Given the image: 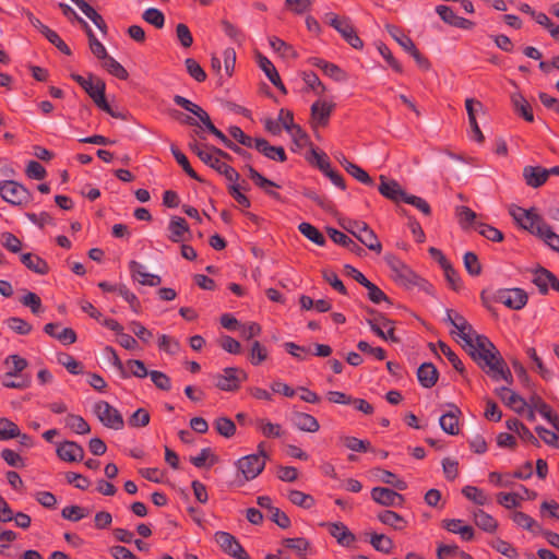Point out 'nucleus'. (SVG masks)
<instances>
[{
	"mask_svg": "<svg viewBox=\"0 0 559 559\" xmlns=\"http://www.w3.org/2000/svg\"><path fill=\"white\" fill-rule=\"evenodd\" d=\"M490 546L501 555L508 557L509 559H516L519 557L516 549L510 543L499 537L490 542Z\"/></svg>",
	"mask_w": 559,
	"mask_h": 559,
	"instance_id": "obj_58",
	"label": "nucleus"
},
{
	"mask_svg": "<svg viewBox=\"0 0 559 559\" xmlns=\"http://www.w3.org/2000/svg\"><path fill=\"white\" fill-rule=\"evenodd\" d=\"M377 518L382 524L389 525L397 531L404 530L407 525V522L403 516L391 510L379 512Z\"/></svg>",
	"mask_w": 559,
	"mask_h": 559,
	"instance_id": "obj_33",
	"label": "nucleus"
},
{
	"mask_svg": "<svg viewBox=\"0 0 559 559\" xmlns=\"http://www.w3.org/2000/svg\"><path fill=\"white\" fill-rule=\"evenodd\" d=\"M485 372L493 381H499L503 379L509 384L513 382L512 373L502 357L496 360L493 365H491Z\"/></svg>",
	"mask_w": 559,
	"mask_h": 559,
	"instance_id": "obj_29",
	"label": "nucleus"
},
{
	"mask_svg": "<svg viewBox=\"0 0 559 559\" xmlns=\"http://www.w3.org/2000/svg\"><path fill=\"white\" fill-rule=\"evenodd\" d=\"M474 522L480 530L488 533L496 532L498 527V522L481 509L474 512Z\"/></svg>",
	"mask_w": 559,
	"mask_h": 559,
	"instance_id": "obj_37",
	"label": "nucleus"
},
{
	"mask_svg": "<svg viewBox=\"0 0 559 559\" xmlns=\"http://www.w3.org/2000/svg\"><path fill=\"white\" fill-rule=\"evenodd\" d=\"M386 263L392 272V278L405 289H418L430 296H435V288L431 283L415 273L408 265L394 255L386 257Z\"/></svg>",
	"mask_w": 559,
	"mask_h": 559,
	"instance_id": "obj_4",
	"label": "nucleus"
},
{
	"mask_svg": "<svg viewBox=\"0 0 559 559\" xmlns=\"http://www.w3.org/2000/svg\"><path fill=\"white\" fill-rule=\"evenodd\" d=\"M376 476L383 484L390 485L397 490L407 489V483L401 478H399L394 473L383 469V468H374Z\"/></svg>",
	"mask_w": 559,
	"mask_h": 559,
	"instance_id": "obj_35",
	"label": "nucleus"
},
{
	"mask_svg": "<svg viewBox=\"0 0 559 559\" xmlns=\"http://www.w3.org/2000/svg\"><path fill=\"white\" fill-rule=\"evenodd\" d=\"M345 229L355 238H357L362 245H365L369 250L374 251L378 254L381 253L382 245L379 241L376 233L369 227L367 223L353 221L348 223V226H346Z\"/></svg>",
	"mask_w": 559,
	"mask_h": 559,
	"instance_id": "obj_7",
	"label": "nucleus"
},
{
	"mask_svg": "<svg viewBox=\"0 0 559 559\" xmlns=\"http://www.w3.org/2000/svg\"><path fill=\"white\" fill-rule=\"evenodd\" d=\"M228 133L230 136L236 140L239 144L246 147H254L255 148V141L258 138H252L248 134H246L240 127L238 126H230L228 128Z\"/></svg>",
	"mask_w": 559,
	"mask_h": 559,
	"instance_id": "obj_51",
	"label": "nucleus"
},
{
	"mask_svg": "<svg viewBox=\"0 0 559 559\" xmlns=\"http://www.w3.org/2000/svg\"><path fill=\"white\" fill-rule=\"evenodd\" d=\"M21 304L28 307L34 314H39L44 311L41 299L33 292H27L21 299Z\"/></svg>",
	"mask_w": 559,
	"mask_h": 559,
	"instance_id": "obj_59",
	"label": "nucleus"
},
{
	"mask_svg": "<svg viewBox=\"0 0 559 559\" xmlns=\"http://www.w3.org/2000/svg\"><path fill=\"white\" fill-rule=\"evenodd\" d=\"M301 193L306 198L316 202L317 205L320 206L323 211L332 212L334 210V203L328 197L320 195L309 188H305Z\"/></svg>",
	"mask_w": 559,
	"mask_h": 559,
	"instance_id": "obj_49",
	"label": "nucleus"
},
{
	"mask_svg": "<svg viewBox=\"0 0 559 559\" xmlns=\"http://www.w3.org/2000/svg\"><path fill=\"white\" fill-rule=\"evenodd\" d=\"M549 175H551L550 169H545L539 166H526L523 169V176L526 185L533 188L543 186L547 181Z\"/></svg>",
	"mask_w": 559,
	"mask_h": 559,
	"instance_id": "obj_25",
	"label": "nucleus"
},
{
	"mask_svg": "<svg viewBox=\"0 0 559 559\" xmlns=\"http://www.w3.org/2000/svg\"><path fill=\"white\" fill-rule=\"evenodd\" d=\"M66 426L78 435H86L91 431L88 423L80 415L68 414Z\"/></svg>",
	"mask_w": 559,
	"mask_h": 559,
	"instance_id": "obj_43",
	"label": "nucleus"
},
{
	"mask_svg": "<svg viewBox=\"0 0 559 559\" xmlns=\"http://www.w3.org/2000/svg\"><path fill=\"white\" fill-rule=\"evenodd\" d=\"M257 62L261 70L265 73L270 82L277 87L282 93L286 94L287 90L285 85L283 84L281 76L274 67V64L270 61L269 58L263 56L262 53L257 55Z\"/></svg>",
	"mask_w": 559,
	"mask_h": 559,
	"instance_id": "obj_22",
	"label": "nucleus"
},
{
	"mask_svg": "<svg viewBox=\"0 0 559 559\" xmlns=\"http://www.w3.org/2000/svg\"><path fill=\"white\" fill-rule=\"evenodd\" d=\"M388 33L396 40V43L403 47L405 51H407L411 48H414V41L413 39L404 34L403 29L396 25L388 24L385 26Z\"/></svg>",
	"mask_w": 559,
	"mask_h": 559,
	"instance_id": "obj_44",
	"label": "nucleus"
},
{
	"mask_svg": "<svg viewBox=\"0 0 559 559\" xmlns=\"http://www.w3.org/2000/svg\"><path fill=\"white\" fill-rule=\"evenodd\" d=\"M367 323L370 326V330L379 337L384 341H391L393 343H399L400 338L395 336V324L390 325V331L384 332L379 325V321L367 319Z\"/></svg>",
	"mask_w": 559,
	"mask_h": 559,
	"instance_id": "obj_50",
	"label": "nucleus"
},
{
	"mask_svg": "<svg viewBox=\"0 0 559 559\" xmlns=\"http://www.w3.org/2000/svg\"><path fill=\"white\" fill-rule=\"evenodd\" d=\"M288 500L293 504L304 509H311L316 504V500L312 496L296 489L289 490Z\"/></svg>",
	"mask_w": 559,
	"mask_h": 559,
	"instance_id": "obj_45",
	"label": "nucleus"
},
{
	"mask_svg": "<svg viewBox=\"0 0 559 559\" xmlns=\"http://www.w3.org/2000/svg\"><path fill=\"white\" fill-rule=\"evenodd\" d=\"M282 544L286 548L295 550L298 556H302L310 547L309 540L305 537L284 538Z\"/></svg>",
	"mask_w": 559,
	"mask_h": 559,
	"instance_id": "obj_61",
	"label": "nucleus"
},
{
	"mask_svg": "<svg viewBox=\"0 0 559 559\" xmlns=\"http://www.w3.org/2000/svg\"><path fill=\"white\" fill-rule=\"evenodd\" d=\"M174 103L177 106L183 108L185 110L198 117L206 131L216 136L225 147L229 148L235 154L240 156L243 160L247 162V164H250L249 162L252 158V154L247 150L242 148L241 146L237 145L235 142L228 139L219 129H217L212 122L209 114L202 107H200L199 105L194 104L193 102L181 95H175Z\"/></svg>",
	"mask_w": 559,
	"mask_h": 559,
	"instance_id": "obj_2",
	"label": "nucleus"
},
{
	"mask_svg": "<svg viewBox=\"0 0 559 559\" xmlns=\"http://www.w3.org/2000/svg\"><path fill=\"white\" fill-rule=\"evenodd\" d=\"M215 385L226 392H235L240 388L242 381L248 379V374L245 370L237 367H227L223 370V373L214 376Z\"/></svg>",
	"mask_w": 559,
	"mask_h": 559,
	"instance_id": "obj_9",
	"label": "nucleus"
},
{
	"mask_svg": "<svg viewBox=\"0 0 559 559\" xmlns=\"http://www.w3.org/2000/svg\"><path fill=\"white\" fill-rule=\"evenodd\" d=\"M298 230L300 231L301 235H304L306 238H308L310 241L318 246H324L326 242L324 235L310 223H300L298 225Z\"/></svg>",
	"mask_w": 559,
	"mask_h": 559,
	"instance_id": "obj_38",
	"label": "nucleus"
},
{
	"mask_svg": "<svg viewBox=\"0 0 559 559\" xmlns=\"http://www.w3.org/2000/svg\"><path fill=\"white\" fill-rule=\"evenodd\" d=\"M500 400L518 414H523L528 403L519 394L514 393L507 386L496 389Z\"/></svg>",
	"mask_w": 559,
	"mask_h": 559,
	"instance_id": "obj_20",
	"label": "nucleus"
},
{
	"mask_svg": "<svg viewBox=\"0 0 559 559\" xmlns=\"http://www.w3.org/2000/svg\"><path fill=\"white\" fill-rule=\"evenodd\" d=\"M106 84L102 79H95V84L86 94L92 98L99 109H107Z\"/></svg>",
	"mask_w": 559,
	"mask_h": 559,
	"instance_id": "obj_34",
	"label": "nucleus"
},
{
	"mask_svg": "<svg viewBox=\"0 0 559 559\" xmlns=\"http://www.w3.org/2000/svg\"><path fill=\"white\" fill-rule=\"evenodd\" d=\"M12 362V368L7 371L1 378V384L9 389H27L31 386V378L28 376H22L28 361L20 355L13 354L5 358L4 365Z\"/></svg>",
	"mask_w": 559,
	"mask_h": 559,
	"instance_id": "obj_5",
	"label": "nucleus"
},
{
	"mask_svg": "<svg viewBox=\"0 0 559 559\" xmlns=\"http://www.w3.org/2000/svg\"><path fill=\"white\" fill-rule=\"evenodd\" d=\"M463 341L467 354L484 371L502 357L495 344L486 335L475 332L463 337Z\"/></svg>",
	"mask_w": 559,
	"mask_h": 559,
	"instance_id": "obj_3",
	"label": "nucleus"
},
{
	"mask_svg": "<svg viewBox=\"0 0 559 559\" xmlns=\"http://www.w3.org/2000/svg\"><path fill=\"white\" fill-rule=\"evenodd\" d=\"M203 163L231 182H237L240 179V175L235 168L222 162L221 158L212 152H210V160H203Z\"/></svg>",
	"mask_w": 559,
	"mask_h": 559,
	"instance_id": "obj_23",
	"label": "nucleus"
},
{
	"mask_svg": "<svg viewBox=\"0 0 559 559\" xmlns=\"http://www.w3.org/2000/svg\"><path fill=\"white\" fill-rule=\"evenodd\" d=\"M103 67L114 76L119 80H127L129 78L128 71L112 57L106 58Z\"/></svg>",
	"mask_w": 559,
	"mask_h": 559,
	"instance_id": "obj_57",
	"label": "nucleus"
},
{
	"mask_svg": "<svg viewBox=\"0 0 559 559\" xmlns=\"http://www.w3.org/2000/svg\"><path fill=\"white\" fill-rule=\"evenodd\" d=\"M527 407H534L545 419L550 423L554 416H558L552 412L551 407L537 394L530 397Z\"/></svg>",
	"mask_w": 559,
	"mask_h": 559,
	"instance_id": "obj_40",
	"label": "nucleus"
},
{
	"mask_svg": "<svg viewBox=\"0 0 559 559\" xmlns=\"http://www.w3.org/2000/svg\"><path fill=\"white\" fill-rule=\"evenodd\" d=\"M213 426H214L216 432L224 438L229 439V438L234 437L236 433V425L228 417H225V416L217 417L214 420Z\"/></svg>",
	"mask_w": 559,
	"mask_h": 559,
	"instance_id": "obj_41",
	"label": "nucleus"
},
{
	"mask_svg": "<svg viewBox=\"0 0 559 559\" xmlns=\"http://www.w3.org/2000/svg\"><path fill=\"white\" fill-rule=\"evenodd\" d=\"M447 314H448L447 321L459 330L460 337L462 340H463V337H466V335H471L472 333H475V330L473 329V326L467 322V320L462 314H460L451 309H449L447 311Z\"/></svg>",
	"mask_w": 559,
	"mask_h": 559,
	"instance_id": "obj_31",
	"label": "nucleus"
},
{
	"mask_svg": "<svg viewBox=\"0 0 559 559\" xmlns=\"http://www.w3.org/2000/svg\"><path fill=\"white\" fill-rule=\"evenodd\" d=\"M84 449L75 441H63L57 448V455L64 462H81L84 459Z\"/></svg>",
	"mask_w": 559,
	"mask_h": 559,
	"instance_id": "obj_18",
	"label": "nucleus"
},
{
	"mask_svg": "<svg viewBox=\"0 0 559 559\" xmlns=\"http://www.w3.org/2000/svg\"><path fill=\"white\" fill-rule=\"evenodd\" d=\"M438 346L441 350V353L447 357V359L450 361V364L453 366V368L459 372L461 373L462 376H464L465 373V367L462 362V360L459 358V356L451 349V347L442 342V341H439L438 342Z\"/></svg>",
	"mask_w": 559,
	"mask_h": 559,
	"instance_id": "obj_48",
	"label": "nucleus"
},
{
	"mask_svg": "<svg viewBox=\"0 0 559 559\" xmlns=\"http://www.w3.org/2000/svg\"><path fill=\"white\" fill-rule=\"evenodd\" d=\"M346 171L353 176L355 179H357L359 182L367 185V186H373L374 181L369 176V174L364 170L360 166L357 164H346Z\"/></svg>",
	"mask_w": 559,
	"mask_h": 559,
	"instance_id": "obj_63",
	"label": "nucleus"
},
{
	"mask_svg": "<svg viewBox=\"0 0 559 559\" xmlns=\"http://www.w3.org/2000/svg\"><path fill=\"white\" fill-rule=\"evenodd\" d=\"M464 266L467 273L472 276H478L481 274V264L476 253L468 251L463 257Z\"/></svg>",
	"mask_w": 559,
	"mask_h": 559,
	"instance_id": "obj_62",
	"label": "nucleus"
},
{
	"mask_svg": "<svg viewBox=\"0 0 559 559\" xmlns=\"http://www.w3.org/2000/svg\"><path fill=\"white\" fill-rule=\"evenodd\" d=\"M335 104L326 100H317L310 108V122L312 128L326 127Z\"/></svg>",
	"mask_w": 559,
	"mask_h": 559,
	"instance_id": "obj_14",
	"label": "nucleus"
},
{
	"mask_svg": "<svg viewBox=\"0 0 559 559\" xmlns=\"http://www.w3.org/2000/svg\"><path fill=\"white\" fill-rule=\"evenodd\" d=\"M532 282L538 287L542 295H547L549 287L559 293V280L549 270L538 266L534 272Z\"/></svg>",
	"mask_w": 559,
	"mask_h": 559,
	"instance_id": "obj_16",
	"label": "nucleus"
},
{
	"mask_svg": "<svg viewBox=\"0 0 559 559\" xmlns=\"http://www.w3.org/2000/svg\"><path fill=\"white\" fill-rule=\"evenodd\" d=\"M379 179L380 185L378 190L384 198L395 203L404 201L407 192L402 189L401 185L396 180H389L383 175H381Z\"/></svg>",
	"mask_w": 559,
	"mask_h": 559,
	"instance_id": "obj_17",
	"label": "nucleus"
},
{
	"mask_svg": "<svg viewBox=\"0 0 559 559\" xmlns=\"http://www.w3.org/2000/svg\"><path fill=\"white\" fill-rule=\"evenodd\" d=\"M475 229L479 233V235L487 238L488 240L495 242H501L503 240V234L491 225L477 223L475 225Z\"/></svg>",
	"mask_w": 559,
	"mask_h": 559,
	"instance_id": "obj_56",
	"label": "nucleus"
},
{
	"mask_svg": "<svg viewBox=\"0 0 559 559\" xmlns=\"http://www.w3.org/2000/svg\"><path fill=\"white\" fill-rule=\"evenodd\" d=\"M4 323L19 335H27L33 329L27 321L19 317H10L4 321Z\"/></svg>",
	"mask_w": 559,
	"mask_h": 559,
	"instance_id": "obj_53",
	"label": "nucleus"
},
{
	"mask_svg": "<svg viewBox=\"0 0 559 559\" xmlns=\"http://www.w3.org/2000/svg\"><path fill=\"white\" fill-rule=\"evenodd\" d=\"M243 168L248 171V176L253 181V183L264 191L270 187H280L274 181L261 175L251 164H246Z\"/></svg>",
	"mask_w": 559,
	"mask_h": 559,
	"instance_id": "obj_46",
	"label": "nucleus"
},
{
	"mask_svg": "<svg viewBox=\"0 0 559 559\" xmlns=\"http://www.w3.org/2000/svg\"><path fill=\"white\" fill-rule=\"evenodd\" d=\"M511 102L514 107V111L519 116L523 117V119L526 120L527 122L534 121L532 106L530 105V103L525 99V97L522 94L514 93L511 96Z\"/></svg>",
	"mask_w": 559,
	"mask_h": 559,
	"instance_id": "obj_32",
	"label": "nucleus"
},
{
	"mask_svg": "<svg viewBox=\"0 0 559 559\" xmlns=\"http://www.w3.org/2000/svg\"><path fill=\"white\" fill-rule=\"evenodd\" d=\"M326 17H329V24L342 35L348 45L355 49H362L364 41L357 35L348 17H340L335 13H328Z\"/></svg>",
	"mask_w": 559,
	"mask_h": 559,
	"instance_id": "obj_8",
	"label": "nucleus"
},
{
	"mask_svg": "<svg viewBox=\"0 0 559 559\" xmlns=\"http://www.w3.org/2000/svg\"><path fill=\"white\" fill-rule=\"evenodd\" d=\"M20 428L8 418H0V440H10L20 436Z\"/></svg>",
	"mask_w": 559,
	"mask_h": 559,
	"instance_id": "obj_54",
	"label": "nucleus"
},
{
	"mask_svg": "<svg viewBox=\"0 0 559 559\" xmlns=\"http://www.w3.org/2000/svg\"><path fill=\"white\" fill-rule=\"evenodd\" d=\"M417 379L425 389L436 385L439 379V371L432 362H423L417 369Z\"/></svg>",
	"mask_w": 559,
	"mask_h": 559,
	"instance_id": "obj_24",
	"label": "nucleus"
},
{
	"mask_svg": "<svg viewBox=\"0 0 559 559\" xmlns=\"http://www.w3.org/2000/svg\"><path fill=\"white\" fill-rule=\"evenodd\" d=\"M510 215L516 224L544 240L552 250L559 252V235L549 226L544 217L538 214L536 207L523 209L515 206L510 211Z\"/></svg>",
	"mask_w": 559,
	"mask_h": 559,
	"instance_id": "obj_1",
	"label": "nucleus"
},
{
	"mask_svg": "<svg viewBox=\"0 0 559 559\" xmlns=\"http://www.w3.org/2000/svg\"><path fill=\"white\" fill-rule=\"evenodd\" d=\"M171 154L176 162L181 166L183 171L192 179L203 182L204 180L194 171V169L191 167L189 159L187 156L176 146H170Z\"/></svg>",
	"mask_w": 559,
	"mask_h": 559,
	"instance_id": "obj_36",
	"label": "nucleus"
},
{
	"mask_svg": "<svg viewBox=\"0 0 559 559\" xmlns=\"http://www.w3.org/2000/svg\"><path fill=\"white\" fill-rule=\"evenodd\" d=\"M236 467L243 475L245 480L249 481L263 472L265 460L259 454L245 455L236 462Z\"/></svg>",
	"mask_w": 559,
	"mask_h": 559,
	"instance_id": "obj_12",
	"label": "nucleus"
},
{
	"mask_svg": "<svg viewBox=\"0 0 559 559\" xmlns=\"http://www.w3.org/2000/svg\"><path fill=\"white\" fill-rule=\"evenodd\" d=\"M142 17L145 22L152 24L156 28H163L165 24V15L164 13L155 8H150L145 10L142 14Z\"/></svg>",
	"mask_w": 559,
	"mask_h": 559,
	"instance_id": "obj_64",
	"label": "nucleus"
},
{
	"mask_svg": "<svg viewBox=\"0 0 559 559\" xmlns=\"http://www.w3.org/2000/svg\"><path fill=\"white\" fill-rule=\"evenodd\" d=\"M0 197L15 206H24L32 201L31 191L15 180L0 181Z\"/></svg>",
	"mask_w": 559,
	"mask_h": 559,
	"instance_id": "obj_6",
	"label": "nucleus"
},
{
	"mask_svg": "<svg viewBox=\"0 0 559 559\" xmlns=\"http://www.w3.org/2000/svg\"><path fill=\"white\" fill-rule=\"evenodd\" d=\"M306 158L309 164L316 166L323 174L331 169L329 156L324 152L318 151L312 146L309 156H307Z\"/></svg>",
	"mask_w": 559,
	"mask_h": 559,
	"instance_id": "obj_39",
	"label": "nucleus"
},
{
	"mask_svg": "<svg viewBox=\"0 0 559 559\" xmlns=\"http://www.w3.org/2000/svg\"><path fill=\"white\" fill-rule=\"evenodd\" d=\"M57 360L71 374L83 373V365L78 361L73 356L67 353H59Z\"/></svg>",
	"mask_w": 559,
	"mask_h": 559,
	"instance_id": "obj_47",
	"label": "nucleus"
},
{
	"mask_svg": "<svg viewBox=\"0 0 559 559\" xmlns=\"http://www.w3.org/2000/svg\"><path fill=\"white\" fill-rule=\"evenodd\" d=\"M185 66L188 74L194 79L197 82H204L207 78L206 72L200 66V63L193 58H187L185 60Z\"/></svg>",
	"mask_w": 559,
	"mask_h": 559,
	"instance_id": "obj_55",
	"label": "nucleus"
},
{
	"mask_svg": "<svg viewBox=\"0 0 559 559\" xmlns=\"http://www.w3.org/2000/svg\"><path fill=\"white\" fill-rule=\"evenodd\" d=\"M126 366L128 368L127 371L129 373V378L133 376L135 378L143 379L146 378L151 372L145 367V364L140 359H129L126 362Z\"/></svg>",
	"mask_w": 559,
	"mask_h": 559,
	"instance_id": "obj_60",
	"label": "nucleus"
},
{
	"mask_svg": "<svg viewBox=\"0 0 559 559\" xmlns=\"http://www.w3.org/2000/svg\"><path fill=\"white\" fill-rule=\"evenodd\" d=\"M496 302L503 304L513 310H521L527 304V293L522 288H503L497 290L493 296Z\"/></svg>",
	"mask_w": 559,
	"mask_h": 559,
	"instance_id": "obj_11",
	"label": "nucleus"
},
{
	"mask_svg": "<svg viewBox=\"0 0 559 559\" xmlns=\"http://www.w3.org/2000/svg\"><path fill=\"white\" fill-rule=\"evenodd\" d=\"M94 414L99 421L107 428L121 430L124 427V420L120 412L106 401H99L94 405Z\"/></svg>",
	"mask_w": 559,
	"mask_h": 559,
	"instance_id": "obj_10",
	"label": "nucleus"
},
{
	"mask_svg": "<svg viewBox=\"0 0 559 559\" xmlns=\"http://www.w3.org/2000/svg\"><path fill=\"white\" fill-rule=\"evenodd\" d=\"M290 420L301 431L317 432L320 429L317 418L304 412L294 411Z\"/></svg>",
	"mask_w": 559,
	"mask_h": 559,
	"instance_id": "obj_26",
	"label": "nucleus"
},
{
	"mask_svg": "<svg viewBox=\"0 0 559 559\" xmlns=\"http://www.w3.org/2000/svg\"><path fill=\"white\" fill-rule=\"evenodd\" d=\"M255 150L271 160L284 163L287 155L283 146H274L264 138H258L255 141Z\"/></svg>",
	"mask_w": 559,
	"mask_h": 559,
	"instance_id": "obj_21",
	"label": "nucleus"
},
{
	"mask_svg": "<svg viewBox=\"0 0 559 559\" xmlns=\"http://www.w3.org/2000/svg\"><path fill=\"white\" fill-rule=\"evenodd\" d=\"M329 533L333 536L337 543L344 547L350 546L355 540L356 536L347 528L342 522L326 523Z\"/></svg>",
	"mask_w": 559,
	"mask_h": 559,
	"instance_id": "obj_27",
	"label": "nucleus"
},
{
	"mask_svg": "<svg viewBox=\"0 0 559 559\" xmlns=\"http://www.w3.org/2000/svg\"><path fill=\"white\" fill-rule=\"evenodd\" d=\"M364 287L368 290V298L371 302L379 305L384 301L392 305L391 299L374 283L368 281Z\"/></svg>",
	"mask_w": 559,
	"mask_h": 559,
	"instance_id": "obj_52",
	"label": "nucleus"
},
{
	"mask_svg": "<svg viewBox=\"0 0 559 559\" xmlns=\"http://www.w3.org/2000/svg\"><path fill=\"white\" fill-rule=\"evenodd\" d=\"M449 407L450 411L440 417L439 425L445 433L456 436L460 432L459 418L462 415V412L453 403H450Z\"/></svg>",
	"mask_w": 559,
	"mask_h": 559,
	"instance_id": "obj_19",
	"label": "nucleus"
},
{
	"mask_svg": "<svg viewBox=\"0 0 559 559\" xmlns=\"http://www.w3.org/2000/svg\"><path fill=\"white\" fill-rule=\"evenodd\" d=\"M169 239L173 242H180L185 240V234H190V228L187 221L180 216H173L169 225Z\"/></svg>",
	"mask_w": 559,
	"mask_h": 559,
	"instance_id": "obj_28",
	"label": "nucleus"
},
{
	"mask_svg": "<svg viewBox=\"0 0 559 559\" xmlns=\"http://www.w3.org/2000/svg\"><path fill=\"white\" fill-rule=\"evenodd\" d=\"M21 262L36 274L46 275L49 272L48 263L37 254L23 253L21 254Z\"/></svg>",
	"mask_w": 559,
	"mask_h": 559,
	"instance_id": "obj_30",
	"label": "nucleus"
},
{
	"mask_svg": "<svg viewBox=\"0 0 559 559\" xmlns=\"http://www.w3.org/2000/svg\"><path fill=\"white\" fill-rule=\"evenodd\" d=\"M215 542L218 544L221 549L236 559H251L247 551L242 548L237 538L227 532H216Z\"/></svg>",
	"mask_w": 559,
	"mask_h": 559,
	"instance_id": "obj_13",
	"label": "nucleus"
},
{
	"mask_svg": "<svg viewBox=\"0 0 559 559\" xmlns=\"http://www.w3.org/2000/svg\"><path fill=\"white\" fill-rule=\"evenodd\" d=\"M371 499L383 507H402L405 497L397 491L386 487H373L370 492Z\"/></svg>",
	"mask_w": 559,
	"mask_h": 559,
	"instance_id": "obj_15",
	"label": "nucleus"
},
{
	"mask_svg": "<svg viewBox=\"0 0 559 559\" xmlns=\"http://www.w3.org/2000/svg\"><path fill=\"white\" fill-rule=\"evenodd\" d=\"M370 544L377 551L383 554H391L394 548L393 540L384 534L372 533Z\"/></svg>",
	"mask_w": 559,
	"mask_h": 559,
	"instance_id": "obj_42",
	"label": "nucleus"
}]
</instances>
